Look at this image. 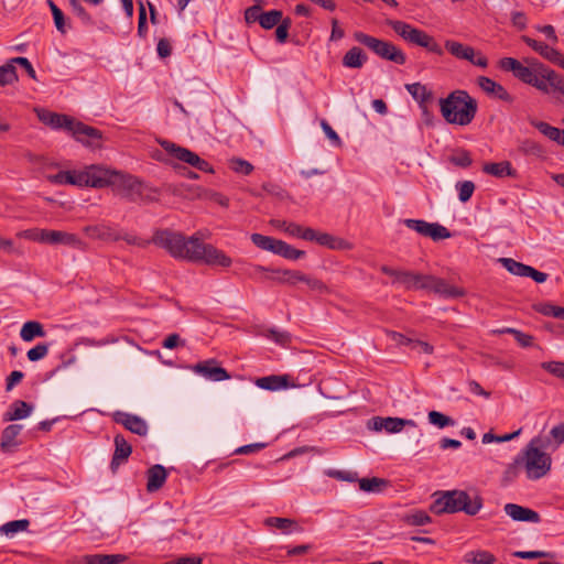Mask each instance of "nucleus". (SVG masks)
<instances>
[{
    "label": "nucleus",
    "mask_w": 564,
    "mask_h": 564,
    "mask_svg": "<svg viewBox=\"0 0 564 564\" xmlns=\"http://www.w3.org/2000/svg\"><path fill=\"white\" fill-rule=\"evenodd\" d=\"M151 242L164 249L174 259L221 268H228L232 263L231 258L223 250L203 242L195 235L186 237L172 229H158L154 231Z\"/></svg>",
    "instance_id": "obj_1"
},
{
    "label": "nucleus",
    "mask_w": 564,
    "mask_h": 564,
    "mask_svg": "<svg viewBox=\"0 0 564 564\" xmlns=\"http://www.w3.org/2000/svg\"><path fill=\"white\" fill-rule=\"evenodd\" d=\"M482 497L475 490H448L432 503L431 511L435 514L465 512L468 516L477 514L482 508Z\"/></svg>",
    "instance_id": "obj_2"
},
{
    "label": "nucleus",
    "mask_w": 564,
    "mask_h": 564,
    "mask_svg": "<svg viewBox=\"0 0 564 564\" xmlns=\"http://www.w3.org/2000/svg\"><path fill=\"white\" fill-rule=\"evenodd\" d=\"M440 109L446 122L467 126L474 120L478 105L466 90L458 89L440 99Z\"/></svg>",
    "instance_id": "obj_3"
},
{
    "label": "nucleus",
    "mask_w": 564,
    "mask_h": 564,
    "mask_svg": "<svg viewBox=\"0 0 564 564\" xmlns=\"http://www.w3.org/2000/svg\"><path fill=\"white\" fill-rule=\"evenodd\" d=\"M550 444V437L538 435L525 446L522 462L529 479H540L550 471L551 456L542 451L549 447Z\"/></svg>",
    "instance_id": "obj_4"
},
{
    "label": "nucleus",
    "mask_w": 564,
    "mask_h": 564,
    "mask_svg": "<svg viewBox=\"0 0 564 564\" xmlns=\"http://www.w3.org/2000/svg\"><path fill=\"white\" fill-rule=\"evenodd\" d=\"M387 24L405 42L426 48L437 55L443 54V50L435 40L426 32L412 26L400 20H387Z\"/></svg>",
    "instance_id": "obj_5"
},
{
    "label": "nucleus",
    "mask_w": 564,
    "mask_h": 564,
    "mask_svg": "<svg viewBox=\"0 0 564 564\" xmlns=\"http://www.w3.org/2000/svg\"><path fill=\"white\" fill-rule=\"evenodd\" d=\"M251 241L260 249L270 251L289 260H297L305 256V251L295 249L283 240L261 234H252Z\"/></svg>",
    "instance_id": "obj_6"
},
{
    "label": "nucleus",
    "mask_w": 564,
    "mask_h": 564,
    "mask_svg": "<svg viewBox=\"0 0 564 564\" xmlns=\"http://www.w3.org/2000/svg\"><path fill=\"white\" fill-rule=\"evenodd\" d=\"M140 182L141 180L137 176L115 170L108 187H111L113 193L120 195L129 202H133L134 197L140 194L138 192Z\"/></svg>",
    "instance_id": "obj_7"
},
{
    "label": "nucleus",
    "mask_w": 564,
    "mask_h": 564,
    "mask_svg": "<svg viewBox=\"0 0 564 564\" xmlns=\"http://www.w3.org/2000/svg\"><path fill=\"white\" fill-rule=\"evenodd\" d=\"M404 225L409 229H412L424 237H429L434 241L447 239L452 236L446 227L437 223H427L421 219H405Z\"/></svg>",
    "instance_id": "obj_8"
},
{
    "label": "nucleus",
    "mask_w": 564,
    "mask_h": 564,
    "mask_svg": "<svg viewBox=\"0 0 564 564\" xmlns=\"http://www.w3.org/2000/svg\"><path fill=\"white\" fill-rule=\"evenodd\" d=\"M73 137L83 144L91 148H100L101 131L73 119L68 130Z\"/></svg>",
    "instance_id": "obj_9"
},
{
    "label": "nucleus",
    "mask_w": 564,
    "mask_h": 564,
    "mask_svg": "<svg viewBox=\"0 0 564 564\" xmlns=\"http://www.w3.org/2000/svg\"><path fill=\"white\" fill-rule=\"evenodd\" d=\"M404 426L416 427V423L413 420L391 416H373L367 422V427L375 432H381L384 430L387 433H399Z\"/></svg>",
    "instance_id": "obj_10"
},
{
    "label": "nucleus",
    "mask_w": 564,
    "mask_h": 564,
    "mask_svg": "<svg viewBox=\"0 0 564 564\" xmlns=\"http://www.w3.org/2000/svg\"><path fill=\"white\" fill-rule=\"evenodd\" d=\"M115 170L93 164L83 170L84 186L94 188L108 187Z\"/></svg>",
    "instance_id": "obj_11"
},
{
    "label": "nucleus",
    "mask_w": 564,
    "mask_h": 564,
    "mask_svg": "<svg viewBox=\"0 0 564 564\" xmlns=\"http://www.w3.org/2000/svg\"><path fill=\"white\" fill-rule=\"evenodd\" d=\"M425 290L433 291L440 296L447 299H456L465 295V291L463 289L454 286L447 283L444 279L431 274H427Z\"/></svg>",
    "instance_id": "obj_12"
},
{
    "label": "nucleus",
    "mask_w": 564,
    "mask_h": 564,
    "mask_svg": "<svg viewBox=\"0 0 564 564\" xmlns=\"http://www.w3.org/2000/svg\"><path fill=\"white\" fill-rule=\"evenodd\" d=\"M34 111L39 120L52 129L68 130L73 121V118L69 116L53 112L44 108H35Z\"/></svg>",
    "instance_id": "obj_13"
},
{
    "label": "nucleus",
    "mask_w": 564,
    "mask_h": 564,
    "mask_svg": "<svg viewBox=\"0 0 564 564\" xmlns=\"http://www.w3.org/2000/svg\"><path fill=\"white\" fill-rule=\"evenodd\" d=\"M503 511L513 521L518 522L539 523L541 520V517L536 511L517 503H506L503 507Z\"/></svg>",
    "instance_id": "obj_14"
},
{
    "label": "nucleus",
    "mask_w": 564,
    "mask_h": 564,
    "mask_svg": "<svg viewBox=\"0 0 564 564\" xmlns=\"http://www.w3.org/2000/svg\"><path fill=\"white\" fill-rule=\"evenodd\" d=\"M194 371L200 373L202 376L213 381H223L230 378L229 373L225 368L217 366V361L215 359L198 362L197 365H195Z\"/></svg>",
    "instance_id": "obj_15"
},
{
    "label": "nucleus",
    "mask_w": 564,
    "mask_h": 564,
    "mask_svg": "<svg viewBox=\"0 0 564 564\" xmlns=\"http://www.w3.org/2000/svg\"><path fill=\"white\" fill-rule=\"evenodd\" d=\"M115 421L122 424L130 432L143 436L148 433V425L144 420L137 415L124 412H116Z\"/></svg>",
    "instance_id": "obj_16"
},
{
    "label": "nucleus",
    "mask_w": 564,
    "mask_h": 564,
    "mask_svg": "<svg viewBox=\"0 0 564 564\" xmlns=\"http://www.w3.org/2000/svg\"><path fill=\"white\" fill-rule=\"evenodd\" d=\"M84 232L93 239H99L106 242H113L120 240V232L116 231L107 224H97L86 226Z\"/></svg>",
    "instance_id": "obj_17"
},
{
    "label": "nucleus",
    "mask_w": 564,
    "mask_h": 564,
    "mask_svg": "<svg viewBox=\"0 0 564 564\" xmlns=\"http://www.w3.org/2000/svg\"><path fill=\"white\" fill-rule=\"evenodd\" d=\"M477 84L480 87V89L486 93L488 96L495 97L497 99L511 102L512 97L510 94L505 89V87L495 80H492L489 77L486 76H479L477 78Z\"/></svg>",
    "instance_id": "obj_18"
},
{
    "label": "nucleus",
    "mask_w": 564,
    "mask_h": 564,
    "mask_svg": "<svg viewBox=\"0 0 564 564\" xmlns=\"http://www.w3.org/2000/svg\"><path fill=\"white\" fill-rule=\"evenodd\" d=\"M306 241H315L319 246L328 247L330 249H343L346 241L341 238H336L327 232H321L313 228L306 232Z\"/></svg>",
    "instance_id": "obj_19"
},
{
    "label": "nucleus",
    "mask_w": 564,
    "mask_h": 564,
    "mask_svg": "<svg viewBox=\"0 0 564 564\" xmlns=\"http://www.w3.org/2000/svg\"><path fill=\"white\" fill-rule=\"evenodd\" d=\"M47 245H64L77 249H85V242L75 234L61 230H50Z\"/></svg>",
    "instance_id": "obj_20"
},
{
    "label": "nucleus",
    "mask_w": 564,
    "mask_h": 564,
    "mask_svg": "<svg viewBox=\"0 0 564 564\" xmlns=\"http://www.w3.org/2000/svg\"><path fill=\"white\" fill-rule=\"evenodd\" d=\"M22 429L23 426L21 424H10L2 431L0 449L3 453H12L20 445L17 437L21 433Z\"/></svg>",
    "instance_id": "obj_21"
},
{
    "label": "nucleus",
    "mask_w": 564,
    "mask_h": 564,
    "mask_svg": "<svg viewBox=\"0 0 564 564\" xmlns=\"http://www.w3.org/2000/svg\"><path fill=\"white\" fill-rule=\"evenodd\" d=\"M162 147L166 150L167 153L173 155L175 159H177L184 163H187L188 165H191L193 167H196L199 156L196 153H194L193 151H191L186 148L176 145L175 143H172L169 141H164L162 143Z\"/></svg>",
    "instance_id": "obj_22"
},
{
    "label": "nucleus",
    "mask_w": 564,
    "mask_h": 564,
    "mask_svg": "<svg viewBox=\"0 0 564 564\" xmlns=\"http://www.w3.org/2000/svg\"><path fill=\"white\" fill-rule=\"evenodd\" d=\"M131 453V445L126 441L123 435L117 434L115 436V453L110 463L111 469L116 470L122 462L128 459Z\"/></svg>",
    "instance_id": "obj_23"
},
{
    "label": "nucleus",
    "mask_w": 564,
    "mask_h": 564,
    "mask_svg": "<svg viewBox=\"0 0 564 564\" xmlns=\"http://www.w3.org/2000/svg\"><path fill=\"white\" fill-rule=\"evenodd\" d=\"M167 473L162 465H153L147 471V490L149 492H155L166 481Z\"/></svg>",
    "instance_id": "obj_24"
},
{
    "label": "nucleus",
    "mask_w": 564,
    "mask_h": 564,
    "mask_svg": "<svg viewBox=\"0 0 564 564\" xmlns=\"http://www.w3.org/2000/svg\"><path fill=\"white\" fill-rule=\"evenodd\" d=\"M378 57L384 61L392 62L397 65H404L406 62V55L404 54V52L389 41L383 42L380 52L378 53Z\"/></svg>",
    "instance_id": "obj_25"
},
{
    "label": "nucleus",
    "mask_w": 564,
    "mask_h": 564,
    "mask_svg": "<svg viewBox=\"0 0 564 564\" xmlns=\"http://www.w3.org/2000/svg\"><path fill=\"white\" fill-rule=\"evenodd\" d=\"M33 411V405L23 401L15 400L10 405L9 410L3 414V421H18L23 420L31 415Z\"/></svg>",
    "instance_id": "obj_26"
},
{
    "label": "nucleus",
    "mask_w": 564,
    "mask_h": 564,
    "mask_svg": "<svg viewBox=\"0 0 564 564\" xmlns=\"http://www.w3.org/2000/svg\"><path fill=\"white\" fill-rule=\"evenodd\" d=\"M399 284H402L406 290L426 289L427 274L404 270L403 274H399Z\"/></svg>",
    "instance_id": "obj_27"
},
{
    "label": "nucleus",
    "mask_w": 564,
    "mask_h": 564,
    "mask_svg": "<svg viewBox=\"0 0 564 564\" xmlns=\"http://www.w3.org/2000/svg\"><path fill=\"white\" fill-rule=\"evenodd\" d=\"M531 65L535 66L536 73L534 74V76L532 78L533 80H532V83H530V85H532L536 89L541 90L542 93L547 94L550 91L551 85L546 77H547V73L553 72V69H550L549 67H546L545 65H543L540 62H534Z\"/></svg>",
    "instance_id": "obj_28"
},
{
    "label": "nucleus",
    "mask_w": 564,
    "mask_h": 564,
    "mask_svg": "<svg viewBox=\"0 0 564 564\" xmlns=\"http://www.w3.org/2000/svg\"><path fill=\"white\" fill-rule=\"evenodd\" d=\"M256 384L264 390L275 391L289 387V376L271 375L256 380Z\"/></svg>",
    "instance_id": "obj_29"
},
{
    "label": "nucleus",
    "mask_w": 564,
    "mask_h": 564,
    "mask_svg": "<svg viewBox=\"0 0 564 564\" xmlns=\"http://www.w3.org/2000/svg\"><path fill=\"white\" fill-rule=\"evenodd\" d=\"M445 48L455 57L459 59H466L468 62H474V57L476 56L475 50L471 46L464 45L459 42L447 40L445 42Z\"/></svg>",
    "instance_id": "obj_30"
},
{
    "label": "nucleus",
    "mask_w": 564,
    "mask_h": 564,
    "mask_svg": "<svg viewBox=\"0 0 564 564\" xmlns=\"http://www.w3.org/2000/svg\"><path fill=\"white\" fill-rule=\"evenodd\" d=\"M127 560L123 554H89L83 557L85 564H121Z\"/></svg>",
    "instance_id": "obj_31"
},
{
    "label": "nucleus",
    "mask_w": 564,
    "mask_h": 564,
    "mask_svg": "<svg viewBox=\"0 0 564 564\" xmlns=\"http://www.w3.org/2000/svg\"><path fill=\"white\" fill-rule=\"evenodd\" d=\"M366 62L367 55L358 46L348 50L343 57V65L348 68H361Z\"/></svg>",
    "instance_id": "obj_32"
},
{
    "label": "nucleus",
    "mask_w": 564,
    "mask_h": 564,
    "mask_svg": "<svg viewBox=\"0 0 564 564\" xmlns=\"http://www.w3.org/2000/svg\"><path fill=\"white\" fill-rule=\"evenodd\" d=\"M530 123L536 128L543 135L549 138L551 141L561 145L562 138H564V130L553 127L544 121L531 120Z\"/></svg>",
    "instance_id": "obj_33"
},
{
    "label": "nucleus",
    "mask_w": 564,
    "mask_h": 564,
    "mask_svg": "<svg viewBox=\"0 0 564 564\" xmlns=\"http://www.w3.org/2000/svg\"><path fill=\"white\" fill-rule=\"evenodd\" d=\"M20 336L24 341H31L35 337H44L45 330L40 322L30 321L23 324Z\"/></svg>",
    "instance_id": "obj_34"
},
{
    "label": "nucleus",
    "mask_w": 564,
    "mask_h": 564,
    "mask_svg": "<svg viewBox=\"0 0 564 564\" xmlns=\"http://www.w3.org/2000/svg\"><path fill=\"white\" fill-rule=\"evenodd\" d=\"M482 171L489 175H494L496 177L503 176H513L514 171L508 161H502L499 163H486L482 167Z\"/></svg>",
    "instance_id": "obj_35"
},
{
    "label": "nucleus",
    "mask_w": 564,
    "mask_h": 564,
    "mask_svg": "<svg viewBox=\"0 0 564 564\" xmlns=\"http://www.w3.org/2000/svg\"><path fill=\"white\" fill-rule=\"evenodd\" d=\"M354 39L361 45L366 46L368 50H370L373 54L378 56V53L380 52V48L384 42V40L375 37L372 35H369L367 33H364L361 31H357L354 33Z\"/></svg>",
    "instance_id": "obj_36"
},
{
    "label": "nucleus",
    "mask_w": 564,
    "mask_h": 564,
    "mask_svg": "<svg viewBox=\"0 0 564 564\" xmlns=\"http://www.w3.org/2000/svg\"><path fill=\"white\" fill-rule=\"evenodd\" d=\"M359 488L366 492H381L389 485V481L383 478L371 477L357 479Z\"/></svg>",
    "instance_id": "obj_37"
},
{
    "label": "nucleus",
    "mask_w": 564,
    "mask_h": 564,
    "mask_svg": "<svg viewBox=\"0 0 564 564\" xmlns=\"http://www.w3.org/2000/svg\"><path fill=\"white\" fill-rule=\"evenodd\" d=\"M267 527H273L281 530L283 533H290L293 529L300 530L297 523L289 518L269 517L264 520Z\"/></svg>",
    "instance_id": "obj_38"
},
{
    "label": "nucleus",
    "mask_w": 564,
    "mask_h": 564,
    "mask_svg": "<svg viewBox=\"0 0 564 564\" xmlns=\"http://www.w3.org/2000/svg\"><path fill=\"white\" fill-rule=\"evenodd\" d=\"M465 561L471 564H494L496 557L488 551L477 550L466 553Z\"/></svg>",
    "instance_id": "obj_39"
},
{
    "label": "nucleus",
    "mask_w": 564,
    "mask_h": 564,
    "mask_svg": "<svg viewBox=\"0 0 564 564\" xmlns=\"http://www.w3.org/2000/svg\"><path fill=\"white\" fill-rule=\"evenodd\" d=\"M138 192L140 194H138L134 197L133 203H138V202L152 203V202L159 200V197H158L159 189L149 186L148 184L143 183L142 181L140 182V187L138 188Z\"/></svg>",
    "instance_id": "obj_40"
},
{
    "label": "nucleus",
    "mask_w": 564,
    "mask_h": 564,
    "mask_svg": "<svg viewBox=\"0 0 564 564\" xmlns=\"http://www.w3.org/2000/svg\"><path fill=\"white\" fill-rule=\"evenodd\" d=\"M18 82V74L12 58L0 66V85L7 86Z\"/></svg>",
    "instance_id": "obj_41"
},
{
    "label": "nucleus",
    "mask_w": 564,
    "mask_h": 564,
    "mask_svg": "<svg viewBox=\"0 0 564 564\" xmlns=\"http://www.w3.org/2000/svg\"><path fill=\"white\" fill-rule=\"evenodd\" d=\"M502 265L512 274L518 276H527L530 265L518 262L511 258H501Z\"/></svg>",
    "instance_id": "obj_42"
},
{
    "label": "nucleus",
    "mask_w": 564,
    "mask_h": 564,
    "mask_svg": "<svg viewBox=\"0 0 564 564\" xmlns=\"http://www.w3.org/2000/svg\"><path fill=\"white\" fill-rule=\"evenodd\" d=\"M29 525L30 521L28 519L9 521L0 528V533L13 535L18 532L26 531Z\"/></svg>",
    "instance_id": "obj_43"
},
{
    "label": "nucleus",
    "mask_w": 564,
    "mask_h": 564,
    "mask_svg": "<svg viewBox=\"0 0 564 564\" xmlns=\"http://www.w3.org/2000/svg\"><path fill=\"white\" fill-rule=\"evenodd\" d=\"M283 19V13L280 10H271L268 12H263L261 15L260 25L264 30H271L275 25H278Z\"/></svg>",
    "instance_id": "obj_44"
},
{
    "label": "nucleus",
    "mask_w": 564,
    "mask_h": 564,
    "mask_svg": "<svg viewBox=\"0 0 564 564\" xmlns=\"http://www.w3.org/2000/svg\"><path fill=\"white\" fill-rule=\"evenodd\" d=\"M538 54H540L543 58L558 66L564 58V55L562 53H560L557 50L543 42H541L540 44Z\"/></svg>",
    "instance_id": "obj_45"
},
{
    "label": "nucleus",
    "mask_w": 564,
    "mask_h": 564,
    "mask_svg": "<svg viewBox=\"0 0 564 564\" xmlns=\"http://www.w3.org/2000/svg\"><path fill=\"white\" fill-rule=\"evenodd\" d=\"M405 88L420 104H424L431 98V93L420 83L408 84Z\"/></svg>",
    "instance_id": "obj_46"
},
{
    "label": "nucleus",
    "mask_w": 564,
    "mask_h": 564,
    "mask_svg": "<svg viewBox=\"0 0 564 564\" xmlns=\"http://www.w3.org/2000/svg\"><path fill=\"white\" fill-rule=\"evenodd\" d=\"M403 522L408 525L420 527L431 522V517L422 510L415 511L403 517Z\"/></svg>",
    "instance_id": "obj_47"
},
{
    "label": "nucleus",
    "mask_w": 564,
    "mask_h": 564,
    "mask_svg": "<svg viewBox=\"0 0 564 564\" xmlns=\"http://www.w3.org/2000/svg\"><path fill=\"white\" fill-rule=\"evenodd\" d=\"M449 162L456 166L466 169L471 165L473 160L470 153L467 150L459 149L449 156Z\"/></svg>",
    "instance_id": "obj_48"
},
{
    "label": "nucleus",
    "mask_w": 564,
    "mask_h": 564,
    "mask_svg": "<svg viewBox=\"0 0 564 564\" xmlns=\"http://www.w3.org/2000/svg\"><path fill=\"white\" fill-rule=\"evenodd\" d=\"M47 3L52 11L54 24H55L56 29L61 33L65 34L66 33V21H65V15H64L63 11L52 0H47Z\"/></svg>",
    "instance_id": "obj_49"
},
{
    "label": "nucleus",
    "mask_w": 564,
    "mask_h": 564,
    "mask_svg": "<svg viewBox=\"0 0 564 564\" xmlns=\"http://www.w3.org/2000/svg\"><path fill=\"white\" fill-rule=\"evenodd\" d=\"M500 334H511L518 344L522 347H530L533 344V337L531 335L524 334L516 328L507 327L501 330H498Z\"/></svg>",
    "instance_id": "obj_50"
},
{
    "label": "nucleus",
    "mask_w": 564,
    "mask_h": 564,
    "mask_svg": "<svg viewBox=\"0 0 564 564\" xmlns=\"http://www.w3.org/2000/svg\"><path fill=\"white\" fill-rule=\"evenodd\" d=\"M48 232H50V229H37V228H34V229H28V230H24L22 232V236L25 238V239H29V240H32V241H36V242H41V243H47L48 242Z\"/></svg>",
    "instance_id": "obj_51"
},
{
    "label": "nucleus",
    "mask_w": 564,
    "mask_h": 564,
    "mask_svg": "<svg viewBox=\"0 0 564 564\" xmlns=\"http://www.w3.org/2000/svg\"><path fill=\"white\" fill-rule=\"evenodd\" d=\"M429 421L431 424L436 425L440 429L453 426L455 424V421L452 417L437 411H431L429 413Z\"/></svg>",
    "instance_id": "obj_52"
},
{
    "label": "nucleus",
    "mask_w": 564,
    "mask_h": 564,
    "mask_svg": "<svg viewBox=\"0 0 564 564\" xmlns=\"http://www.w3.org/2000/svg\"><path fill=\"white\" fill-rule=\"evenodd\" d=\"M456 188L458 191L459 200L466 203L470 199L475 191V184L471 181H463L456 184Z\"/></svg>",
    "instance_id": "obj_53"
},
{
    "label": "nucleus",
    "mask_w": 564,
    "mask_h": 564,
    "mask_svg": "<svg viewBox=\"0 0 564 564\" xmlns=\"http://www.w3.org/2000/svg\"><path fill=\"white\" fill-rule=\"evenodd\" d=\"M230 167L236 173H240L243 175H249L253 171V165L250 162L239 158L230 160Z\"/></svg>",
    "instance_id": "obj_54"
},
{
    "label": "nucleus",
    "mask_w": 564,
    "mask_h": 564,
    "mask_svg": "<svg viewBox=\"0 0 564 564\" xmlns=\"http://www.w3.org/2000/svg\"><path fill=\"white\" fill-rule=\"evenodd\" d=\"M541 367L549 373L564 379V362L563 361H546L542 362Z\"/></svg>",
    "instance_id": "obj_55"
},
{
    "label": "nucleus",
    "mask_w": 564,
    "mask_h": 564,
    "mask_svg": "<svg viewBox=\"0 0 564 564\" xmlns=\"http://www.w3.org/2000/svg\"><path fill=\"white\" fill-rule=\"evenodd\" d=\"M292 25L290 18L282 19L275 30V37L279 43H284L289 36V30Z\"/></svg>",
    "instance_id": "obj_56"
},
{
    "label": "nucleus",
    "mask_w": 564,
    "mask_h": 564,
    "mask_svg": "<svg viewBox=\"0 0 564 564\" xmlns=\"http://www.w3.org/2000/svg\"><path fill=\"white\" fill-rule=\"evenodd\" d=\"M48 354V344H37L35 347L31 348L26 356L30 361H39L43 359Z\"/></svg>",
    "instance_id": "obj_57"
},
{
    "label": "nucleus",
    "mask_w": 564,
    "mask_h": 564,
    "mask_svg": "<svg viewBox=\"0 0 564 564\" xmlns=\"http://www.w3.org/2000/svg\"><path fill=\"white\" fill-rule=\"evenodd\" d=\"M64 182L69 185L84 186L83 170L64 171Z\"/></svg>",
    "instance_id": "obj_58"
},
{
    "label": "nucleus",
    "mask_w": 564,
    "mask_h": 564,
    "mask_svg": "<svg viewBox=\"0 0 564 564\" xmlns=\"http://www.w3.org/2000/svg\"><path fill=\"white\" fill-rule=\"evenodd\" d=\"M272 273L288 275L286 283L295 284L296 282H304L306 280V274L301 271H292V270H273Z\"/></svg>",
    "instance_id": "obj_59"
},
{
    "label": "nucleus",
    "mask_w": 564,
    "mask_h": 564,
    "mask_svg": "<svg viewBox=\"0 0 564 564\" xmlns=\"http://www.w3.org/2000/svg\"><path fill=\"white\" fill-rule=\"evenodd\" d=\"M535 73H536L535 67L530 68L528 66L520 64L517 72L514 73V76L518 79H520L521 82L530 85V83H532V80H533L532 78Z\"/></svg>",
    "instance_id": "obj_60"
},
{
    "label": "nucleus",
    "mask_w": 564,
    "mask_h": 564,
    "mask_svg": "<svg viewBox=\"0 0 564 564\" xmlns=\"http://www.w3.org/2000/svg\"><path fill=\"white\" fill-rule=\"evenodd\" d=\"M308 229L310 227L305 228L299 224L289 223L288 225H285L284 232L289 234L290 236L306 240V232H308Z\"/></svg>",
    "instance_id": "obj_61"
},
{
    "label": "nucleus",
    "mask_w": 564,
    "mask_h": 564,
    "mask_svg": "<svg viewBox=\"0 0 564 564\" xmlns=\"http://www.w3.org/2000/svg\"><path fill=\"white\" fill-rule=\"evenodd\" d=\"M263 14V12L261 11V6L260 4H253L249 8L246 9L245 11V20L247 23H253V22H259L261 21V15Z\"/></svg>",
    "instance_id": "obj_62"
},
{
    "label": "nucleus",
    "mask_w": 564,
    "mask_h": 564,
    "mask_svg": "<svg viewBox=\"0 0 564 564\" xmlns=\"http://www.w3.org/2000/svg\"><path fill=\"white\" fill-rule=\"evenodd\" d=\"M516 557L523 560H533L542 557H553L554 555L544 551H517L513 553Z\"/></svg>",
    "instance_id": "obj_63"
},
{
    "label": "nucleus",
    "mask_w": 564,
    "mask_h": 564,
    "mask_svg": "<svg viewBox=\"0 0 564 564\" xmlns=\"http://www.w3.org/2000/svg\"><path fill=\"white\" fill-rule=\"evenodd\" d=\"M549 83L554 90L560 91L564 95V78L561 77L556 72L547 73Z\"/></svg>",
    "instance_id": "obj_64"
}]
</instances>
